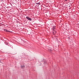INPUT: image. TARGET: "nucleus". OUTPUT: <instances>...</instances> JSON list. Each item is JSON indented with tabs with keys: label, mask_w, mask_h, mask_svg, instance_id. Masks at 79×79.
I'll return each mask as SVG.
<instances>
[{
	"label": "nucleus",
	"mask_w": 79,
	"mask_h": 79,
	"mask_svg": "<svg viewBox=\"0 0 79 79\" xmlns=\"http://www.w3.org/2000/svg\"><path fill=\"white\" fill-rule=\"evenodd\" d=\"M26 18L27 19V20H28L29 21H32V19L31 18H30L28 16L26 17Z\"/></svg>",
	"instance_id": "1"
},
{
	"label": "nucleus",
	"mask_w": 79,
	"mask_h": 79,
	"mask_svg": "<svg viewBox=\"0 0 79 79\" xmlns=\"http://www.w3.org/2000/svg\"><path fill=\"white\" fill-rule=\"evenodd\" d=\"M53 34L55 35L56 33V30H53Z\"/></svg>",
	"instance_id": "2"
},
{
	"label": "nucleus",
	"mask_w": 79,
	"mask_h": 79,
	"mask_svg": "<svg viewBox=\"0 0 79 79\" xmlns=\"http://www.w3.org/2000/svg\"><path fill=\"white\" fill-rule=\"evenodd\" d=\"M4 31H5L6 32H10V31L6 29H4Z\"/></svg>",
	"instance_id": "3"
},
{
	"label": "nucleus",
	"mask_w": 79,
	"mask_h": 79,
	"mask_svg": "<svg viewBox=\"0 0 79 79\" xmlns=\"http://www.w3.org/2000/svg\"><path fill=\"white\" fill-rule=\"evenodd\" d=\"M25 66L23 65H21V68H25Z\"/></svg>",
	"instance_id": "4"
},
{
	"label": "nucleus",
	"mask_w": 79,
	"mask_h": 79,
	"mask_svg": "<svg viewBox=\"0 0 79 79\" xmlns=\"http://www.w3.org/2000/svg\"><path fill=\"white\" fill-rule=\"evenodd\" d=\"M55 31V30H56V29H55V27H53V30Z\"/></svg>",
	"instance_id": "5"
},
{
	"label": "nucleus",
	"mask_w": 79,
	"mask_h": 79,
	"mask_svg": "<svg viewBox=\"0 0 79 79\" xmlns=\"http://www.w3.org/2000/svg\"><path fill=\"white\" fill-rule=\"evenodd\" d=\"M36 5H40V3L38 2V3H36Z\"/></svg>",
	"instance_id": "6"
},
{
	"label": "nucleus",
	"mask_w": 79,
	"mask_h": 79,
	"mask_svg": "<svg viewBox=\"0 0 79 79\" xmlns=\"http://www.w3.org/2000/svg\"><path fill=\"white\" fill-rule=\"evenodd\" d=\"M8 43H7V44H6V45H8Z\"/></svg>",
	"instance_id": "7"
},
{
	"label": "nucleus",
	"mask_w": 79,
	"mask_h": 79,
	"mask_svg": "<svg viewBox=\"0 0 79 79\" xmlns=\"http://www.w3.org/2000/svg\"><path fill=\"white\" fill-rule=\"evenodd\" d=\"M67 0H65V1H66Z\"/></svg>",
	"instance_id": "8"
}]
</instances>
